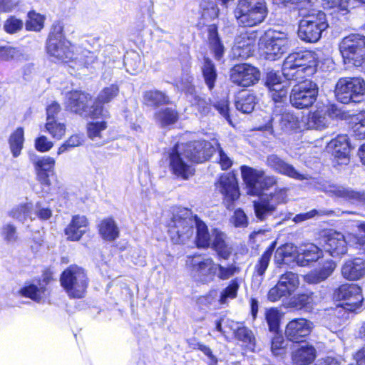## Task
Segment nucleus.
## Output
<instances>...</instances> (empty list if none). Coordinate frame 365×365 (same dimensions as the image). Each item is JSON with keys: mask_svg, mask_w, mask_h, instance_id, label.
Segmentation results:
<instances>
[{"mask_svg": "<svg viewBox=\"0 0 365 365\" xmlns=\"http://www.w3.org/2000/svg\"><path fill=\"white\" fill-rule=\"evenodd\" d=\"M317 67L316 53L309 51L294 52L284 61L282 72L287 81H298L314 74Z\"/></svg>", "mask_w": 365, "mask_h": 365, "instance_id": "1", "label": "nucleus"}, {"mask_svg": "<svg viewBox=\"0 0 365 365\" xmlns=\"http://www.w3.org/2000/svg\"><path fill=\"white\" fill-rule=\"evenodd\" d=\"M299 14L303 19L299 24V38L307 43L317 42L321 38L322 32L329 26L326 14L314 9L307 11L303 7L300 8Z\"/></svg>", "mask_w": 365, "mask_h": 365, "instance_id": "2", "label": "nucleus"}, {"mask_svg": "<svg viewBox=\"0 0 365 365\" xmlns=\"http://www.w3.org/2000/svg\"><path fill=\"white\" fill-rule=\"evenodd\" d=\"M199 218L192 215L190 210L186 208L179 209L173 214L168 224V233L175 244H184L194 235Z\"/></svg>", "mask_w": 365, "mask_h": 365, "instance_id": "3", "label": "nucleus"}, {"mask_svg": "<svg viewBox=\"0 0 365 365\" xmlns=\"http://www.w3.org/2000/svg\"><path fill=\"white\" fill-rule=\"evenodd\" d=\"M268 14L265 0H240L235 10L238 23L252 27L262 23Z\"/></svg>", "mask_w": 365, "mask_h": 365, "instance_id": "4", "label": "nucleus"}, {"mask_svg": "<svg viewBox=\"0 0 365 365\" xmlns=\"http://www.w3.org/2000/svg\"><path fill=\"white\" fill-rule=\"evenodd\" d=\"M47 53L56 60L68 62L74 57L73 46L63 34L61 23L53 24L46 41Z\"/></svg>", "mask_w": 365, "mask_h": 365, "instance_id": "5", "label": "nucleus"}, {"mask_svg": "<svg viewBox=\"0 0 365 365\" xmlns=\"http://www.w3.org/2000/svg\"><path fill=\"white\" fill-rule=\"evenodd\" d=\"M60 282L70 298L81 299L85 296L88 281L81 267L72 265L61 274Z\"/></svg>", "mask_w": 365, "mask_h": 365, "instance_id": "6", "label": "nucleus"}, {"mask_svg": "<svg viewBox=\"0 0 365 365\" xmlns=\"http://www.w3.org/2000/svg\"><path fill=\"white\" fill-rule=\"evenodd\" d=\"M334 93L341 103H359L365 95V81L361 78H341L336 84Z\"/></svg>", "mask_w": 365, "mask_h": 365, "instance_id": "7", "label": "nucleus"}, {"mask_svg": "<svg viewBox=\"0 0 365 365\" xmlns=\"http://www.w3.org/2000/svg\"><path fill=\"white\" fill-rule=\"evenodd\" d=\"M339 50L345 63L362 66L365 63V36L351 34L344 37L339 44Z\"/></svg>", "mask_w": 365, "mask_h": 365, "instance_id": "8", "label": "nucleus"}, {"mask_svg": "<svg viewBox=\"0 0 365 365\" xmlns=\"http://www.w3.org/2000/svg\"><path fill=\"white\" fill-rule=\"evenodd\" d=\"M274 127L289 132L299 128V120L293 113L287 110L286 105L274 106L272 116L267 117V123L257 130L273 133Z\"/></svg>", "mask_w": 365, "mask_h": 365, "instance_id": "9", "label": "nucleus"}, {"mask_svg": "<svg viewBox=\"0 0 365 365\" xmlns=\"http://www.w3.org/2000/svg\"><path fill=\"white\" fill-rule=\"evenodd\" d=\"M241 174L246 185L247 193L250 195H260L276 183L274 176H267L264 170L242 165Z\"/></svg>", "mask_w": 365, "mask_h": 365, "instance_id": "10", "label": "nucleus"}, {"mask_svg": "<svg viewBox=\"0 0 365 365\" xmlns=\"http://www.w3.org/2000/svg\"><path fill=\"white\" fill-rule=\"evenodd\" d=\"M318 92L316 83L305 80L292 88L289 95L290 103L299 109L307 108L316 101Z\"/></svg>", "mask_w": 365, "mask_h": 365, "instance_id": "11", "label": "nucleus"}, {"mask_svg": "<svg viewBox=\"0 0 365 365\" xmlns=\"http://www.w3.org/2000/svg\"><path fill=\"white\" fill-rule=\"evenodd\" d=\"M264 53L266 58L274 61L286 53L291 45V41L286 32L269 30L265 34Z\"/></svg>", "mask_w": 365, "mask_h": 365, "instance_id": "12", "label": "nucleus"}, {"mask_svg": "<svg viewBox=\"0 0 365 365\" xmlns=\"http://www.w3.org/2000/svg\"><path fill=\"white\" fill-rule=\"evenodd\" d=\"M299 286V278L297 273L286 272L279 276L276 285L271 288L267 294V299L272 302L282 297L291 296Z\"/></svg>", "mask_w": 365, "mask_h": 365, "instance_id": "13", "label": "nucleus"}, {"mask_svg": "<svg viewBox=\"0 0 365 365\" xmlns=\"http://www.w3.org/2000/svg\"><path fill=\"white\" fill-rule=\"evenodd\" d=\"M334 299L336 301L344 300V309L356 312L361 307L364 298L360 287L355 284H344L334 290Z\"/></svg>", "mask_w": 365, "mask_h": 365, "instance_id": "14", "label": "nucleus"}, {"mask_svg": "<svg viewBox=\"0 0 365 365\" xmlns=\"http://www.w3.org/2000/svg\"><path fill=\"white\" fill-rule=\"evenodd\" d=\"M190 160L180 153L178 145H175L169 153V168L172 173L178 178L187 180L194 175L195 169Z\"/></svg>", "mask_w": 365, "mask_h": 365, "instance_id": "15", "label": "nucleus"}, {"mask_svg": "<svg viewBox=\"0 0 365 365\" xmlns=\"http://www.w3.org/2000/svg\"><path fill=\"white\" fill-rule=\"evenodd\" d=\"M285 190L261 196L254 202L255 214L258 220L264 221L272 216L278 204L284 200Z\"/></svg>", "mask_w": 365, "mask_h": 365, "instance_id": "16", "label": "nucleus"}, {"mask_svg": "<svg viewBox=\"0 0 365 365\" xmlns=\"http://www.w3.org/2000/svg\"><path fill=\"white\" fill-rule=\"evenodd\" d=\"M217 148V140L210 142L200 140L190 142L186 144L185 148L183 150L185 155L192 162L199 163L209 160L216 152Z\"/></svg>", "mask_w": 365, "mask_h": 365, "instance_id": "17", "label": "nucleus"}, {"mask_svg": "<svg viewBox=\"0 0 365 365\" xmlns=\"http://www.w3.org/2000/svg\"><path fill=\"white\" fill-rule=\"evenodd\" d=\"M230 73L231 82L241 87H249L257 83L260 77L259 71L247 63L234 66Z\"/></svg>", "mask_w": 365, "mask_h": 365, "instance_id": "18", "label": "nucleus"}, {"mask_svg": "<svg viewBox=\"0 0 365 365\" xmlns=\"http://www.w3.org/2000/svg\"><path fill=\"white\" fill-rule=\"evenodd\" d=\"M189 258V264L195 277L202 283L213 280L217 273V265L212 259L201 255H194Z\"/></svg>", "mask_w": 365, "mask_h": 365, "instance_id": "19", "label": "nucleus"}, {"mask_svg": "<svg viewBox=\"0 0 365 365\" xmlns=\"http://www.w3.org/2000/svg\"><path fill=\"white\" fill-rule=\"evenodd\" d=\"M30 161L32 163L38 181L46 187H50V176L53 175L56 161L50 156H38L36 154L29 155Z\"/></svg>", "mask_w": 365, "mask_h": 365, "instance_id": "20", "label": "nucleus"}, {"mask_svg": "<svg viewBox=\"0 0 365 365\" xmlns=\"http://www.w3.org/2000/svg\"><path fill=\"white\" fill-rule=\"evenodd\" d=\"M328 152L337 160L338 164L346 165L349 161L351 144L347 135H338L330 140L327 145Z\"/></svg>", "mask_w": 365, "mask_h": 365, "instance_id": "21", "label": "nucleus"}, {"mask_svg": "<svg viewBox=\"0 0 365 365\" xmlns=\"http://www.w3.org/2000/svg\"><path fill=\"white\" fill-rule=\"evenodd\" d=\"M324 191L331 197L341 198L352 204L365 202V192L355 190L349 187L329 184L325 187Z\"/></svg>", "mask_w": 365, "mask_h": 365, "instance_id": "22", "label": "nucleus"}, {"mask_svg": "<svg viewBox=\"0 0 365 365\" xmlns=\"http://www.w3.org/2000/svg\"><path fill=\"white\" fill-rule=\"evenodd\" d=\"M266 163L267 166L277 173L299 180L307 179V175L298 172L293 165L285 162L276 154L269 155L267 157Z\"/></svg>", "mask_w": 365, "mask_h": 365, "instance_id": "23", "label": "nucleus"}, {"mask_svg": "<svg viewBox=\"0 0 365 365\" xmlns=\"http://www.w3.org/2000/svg\"><path fill=\"white\" fill-rule=\"evenodd\" d=\"M312 330V323L305 319H295L290 321L286 327L287 338L293 342L304 341Z\"/></svg>", "mask_w": 365, "mask_h": 365, "instance_id": "24", "label": "nucleus"}, {"mask_svg": "<svg viewBox=\"0 0 365 365\" xmlns=\"http://www.w3.org/2000/svg\"><path fill=\"white\" fill-rule=\"evenodd\" d=\"M90 96L81 91L74 90L66 94L64 105L66 109L72 113L82 115L88 108Z\"/></svg>", "mask_w": 365, "mask_h": 365, "instance_id": "25", "label": "nucleus"}, {"mask_svg": "<svg viewBox=\"0 0 365 365\" xmlns=\"http://www.w3.org/2000/svg\"><path fill=\"white\" fill-rule=\"evenodd\" d=\"M324 250L333 257H339L346 252V242L341 232L330 231L327 236Z\"/></svg>", "mask_w": 365, "mask_h": 365, "instance_id": "26", "label": "nucleus"}, {"mask_svg": "<svg viewBox=\"0 0 365 365\" xmlns=\"http://www.w3.org/2000/svg\"><path fill=\"white\" fill-rule=\"evenodd\" d=\"M297 257L298 252H297V248L294 247L292 245L286 244L276 250L274 262L278 267L287 265L288 267L293 268L295 265H298Z\"/></svg>", "mask_w": 365, "mask_h": 365, "instance_id": "27", "label": "nucleus"}, {"mask_svg": "<svg viewBox=\"0 0 365 365\" xmlns=\"http://www.w3.org/2000/svg\"><path fill=\"white\" fill-rule=\"evenodd\" d=\"M343 277L349 280H357L365 276V259L356 257L345 262L341 268Z\"/></svg>", "mask_w": 365, "mask_h": 365, "instance_id": "28", "label": "nucleus"}, {"mask_svg": "<svg viewBox=\"0 0 365 365\" xmlns=\"http://www.w3.org/2000/svg\"><path fill=\"white\" fill-rule=\"evenodd\" d=\"M87 226L88 220L84 215H74L65 229V235L68 240L78 241L86 233Z\"/></svg>", "mask_w": 365, "mask_h": 365, "instance_id": "29", "label": "nucleus"}, {"mask_svg": "<svg viewBox=\"0 0 365 365\" xmlns=\"http://www.w3.org/2000/svg\"><path fill=\"white\" fill-rule=\"evenodd\" d=\"M219 190L229 202H233L240 195L236 179L234 175L230 174L222 175L220 178Z\"/></svg>", "mask_w": 365, "mask_h": 365, "instance_id": "30", "label": "nucleus"}, {"mask_svg": "<svg viewBox=\"0 0 365 365\" xmlns=\"http://www.w3.org/2000/svg\"><path fill=\"white\" fill-rule=\"evenodd\" d=\"M46 292V287L40 282H38V284L26 282L18 291L20 296L29 298L37 303H40L45 299Z\"/></svg>", "mask_w": 365, "mask_h": 365, "instance_id": "31", "label": "nucleus"}, {"mask_svg": "<svg viewBox=\"0 0 365 365\" xmlns=\"http://www.w3.org/2000/svg\"><path fill=\"white\" fill-rule=\"evenodd\" d=\"M226 235L217 229L212 230V248L216 252L220 259H227L231 255L230 248L225 242Z\"/></svg>", "mask_w": 365, "mask_h": 365, "instance_id": "32", "label": "nucleus"}, {"mask_svg": "<svg viewBox=\"0 0 365 365\" xmlns=\"http://www.w3.org/2000/svg\"><path fill=\"white\" fill-rule=\"evenodd\" d=\"M322 256V250L314 244H308L299 248L297 258L298 266H307L317 261Z\"/></svg>", "mask_w": 365, "mask_h": 365, "instance_id": "33", "label": "nucleus"}, {"mask_svg": "<svg viewBox=\"0 0 365 365\" xmlns=\"http://www.w3.org/2000/svg\"><path fill=\"white\" fill-rule=\"evenodd\" d=\"M256 103V96L250 91H241L236 94L235 98L236 109L243 113H251L254 110Z\"/></svg>", "mask_w": 365, "mask_h": 365, "instance_id": "34", "label": "nucleus"}, {"mask_svg": "<svg viewBox=\"0 0 365 365\" xmlns=\"http://www.w3.org/2000/svg\"><path fill=\"white\" fill-rule=\"evenodd\" d=\"M275 247L276 242H272L255 264L253 277H259L258 281L259 282L264 279V274L269 267Z\"/></svg>", "mask_w": 365, "mask_h": 365, "instance_id": "35", "label": "nucleus"}, {"mask_svg": "<svg viewBox=\"0 0 365 365\" xmlns=\"http://www.w3.org/2000/svg\"><path fill=\"white\" fill-rule=\"evenodd\" d=\"M207 33L210 49L215 58L220 61L224 56L225 46L219 36L217 26L215 24L210 25L207 28Z\"/></svg>", "mask_w": 365, "mask_h": 365, "instance_id": "36", "label": "nucleus"}, {"mask_svg": "<svg viewBox=\"0 0 365 365\" xmlns=\"http://www.w3.org/2000/svg\"><path fill=\"white\" fill-rule=\"evenodd\" d=\"M316 357V350L313 346L302 345L293 351L292 359L294 365H309Z\"/></svg>", "mask_w": 365, "mask_h": 365, "instance_id": "37", "label": "nucleus"}, {"mask_svg": "<svg viewBox=\"0 0 365 365\" xmlns=\"http://www.w3.org/2000/svg\"><path fill=\"white\" fill-rule=\"evenodd\" d=\"M350 134L359 140L365 139V111L351 117L349 123Z\"/></svg>", "mask_w": 365, "mask_h": 365, "instance_id": "38", "label": "nucleus"}, {"mask_svg": "<svg viewBox=\"0 0 365 365\" xmlns=\"http://www.w3.org/2000/svg\"><path fill=\"white\" fill-rule=\"evenodd\" d=\"M99 233L107 241H113L119 236L118 227L112 218L102 220L99 225Z\"/></svg>", "mask_w": 365, "mask_h": 365, "instance_id": "39", "label": "nucleus"}, {"mask_svg": "<svg viewBox=\"0 0 365 365\" xmlns=\"http://www.w3.org/2000/svg\"><path fill=\"white\" fill-rule=\"evenodd\" d=\"M24 130L22 127L17 128L9 136V145L14 158L21 155L24 143Z\"/></svg>", "mask_w": 365, "mask_h": 365, "instance_id": "40", "label": "nucleus"}, {"mask_svg": "<svg viewBox=\"0 0 365 365\" xmlns=\"http://www.w3.org/2000/svg\"><path fill=\"white\" fill-rule=\"evenodd\" d=\"M202 72L205 84L212 91L215 86L217 74L214 63L209 58H204Z\"/></svg>", "mask_w": 365, "mask_h": 365, "instance_id": "41", "label": "nucleus"}, {"mask_svg": "<svg viewBox=\"0 0 365 365\" xmlns=\"http://www.w3.org/2000/svg\"><path fill=\"white\" fill-rule=\"evenodd\" d=\"M313 302L312 292L302 293L293 296L290 299L289 305L295 309L309 312L312 309Z\"/></svg>", "mask_w": 365, "mask_h": 365, "instance_id": "42", "label": "nucleus"}, {"mask_svg": "<svg viewBox=\"0 0 365 365\" xmlns=\"http://www.w3.org/2000/svg\"><path fill=\"white\" fill-rule=\"evenodd\" d=\"M143 102L145 105L157 107L169 103L168 96L158 90H149L143 93Z\"/></svg>", "mask_w": 365, "mask_h": 365, "instance_id": "43", "label": "nucleus"}, {"mask_svg": "<svg viewBox=\"0 0 365 365\" xmlns=\"http://www.w3.org/2000/svg\"><path fill=\"white\" fill-rule=\"evenodd\" d=\"M335 267L336 264L333 261H327L322 267L309 274L308 279L312 283H319L327 279L332 274Z\"/></svg>", "mask_w": 365, "mask_h": 365, "instance_id": "44", "label": "nucleus"}, {"mask_svg": "<svg viewBox=\"0 0 365 365\" xmlns=\"http://www.w3.org/2000/svg\"><path fill=\"white\" fill-rule=\"evenodd\" d=\"M195 243L197 247L207 248L211 245L212 234L208 231L207 226L200 218L196 226Z\"/></svg>", "mask_w": 365, "mask_h": 365, "instance_id": "45", "label": "nucleus"}, {"mask_svg": "<svg viewBox=\"0 0 365 365\" xmlns=\"http://www.w3.org/2000/svg\"><path fill=\"white\" fill-rule=\"evenodd\" d=\"M268 90L274 106L287 105L288 91L286 86L282 81L268 88Z\"/></svg>", "mask_w": 365, "mask_h": 365, "instance_id": "46", "label": "nucleus"}, {"mask_svg": "<svg viewBox=\"0 0 365 365\" xmlns=\"http://www.w3.org/2000/svg\"><path fill=\"white\" fill-rule=\"evenodd\" d=\"M124 66L131 75L136 74L142 67L140 55L134 51H127L124 55Z\"/></svg>", "mask_w": 365, "mask_h": 365, "instance_id": "47", "label": "nucleus"}, {"mask_svg": "<svg viewBox=\"0 0 365 365\" xmlns=\"http://www.w3.org/2000/svg\"><path fill=\"white\" fill-rule=\"evenodd\" d=\"M31 203H23L14 207L9 212V215L24 223L28 218H31Z\"/></svg>", "mask_w": 365, "mask_h": 365, "instance_id": "48", "label": "nucleus"}, {"mask_svg": "<svg viewBox=\"0 0 365 365\" xmlns=\"http://www.w3.org/2000/svg\"><path fill=\"white\" fill-rule=\"evenodd\" d=\"M0 235L7 245H14L19 241L16 227L11 222L4 223L0 229Z\"/></svg>", "mask_w": 365, "mask_h": 365, "instance_id": "49", "label": "nucleus"}, {"mask_svg": "<svg viewBox=\"0 0 365 365\" xmlns=\"http://www.w3.org/2000/svg\"><path fill=\"white\" fill-rule=\"evenodd\" d=\"M307 124L309 129L322 130L327 127L328 119L324 113L316 111L309 115Z\"/></svg>", "mask_w": 365, "mask_h": 365, "instance_id": "50", "label": "nucleus"}, {"mask_svg": "<svg viewBox=\"0 0 365 365\" xmlns=\"http://www.w3.org/2000/svg\"><path fill=\"white\" fill-rule=\"evenodd\" d=\"M44 24V17L36 13L30 11L28 14V20L26 21V29L28 31H40Z\"/></svg>", "mask_w": 365, "mask_h": 365, "instance_id": "51", "label": "nucleus"}, {"mask_svg": "<svg viewBox=\"0 0 365 365\" xmlns=\"http://www.w3.org/2000/svg\"><path fill=\"white\" fill-rule=\"evenodd\" d=\"M349 0H322V4L324 9H334L341 15L348 13V4Z\"/></svg>", "mask_w": 365, "mask_h": 365, "instance_id": "52", "label": "nucleus"}, {"mask_svg": "<svg viewBox=\"0 0 365 365\" xmlns=\"http://www.w3.org/2000/svg\"><path fill=\"white\" fill-rule=\"evenodd\" d=\"M265 319L269 326V331L277 332L279 328L280 314L277 308H270L266 310Z\"/></svg>", "mask_w": 365, "mask_h": 365, "instance_id": "53", "label": "nucleus"}, {"mask_svg": "<svg viewBox=\"0 0 365 365\" xmlns=\"http://www.w3.org/2000/svg\"><path fill=\"white\" fill-rule=\"evenodd\" d=\"M240 284L237 279L230 281L229 285L222 290L220 294V302L221 304H225L228 299H234L237 297Z\"/></svg>", "mask_w": 365, "mask_h": 365, "instance_id": "54", "label": "nucleus"}, {"mask_svg": "<svg viewBox=\"0 0 365 365\" xmlns=\"http://www.w3.org/2000/svg\"><path fill=\"white\" fill-rule=\"evenodd\" d=\"M158 117L165 126L175 123L178 120V113L175 109L165 108L159 111Z\"/></svg>", "mask_w": 365, "mask_h": 365, "instance_id": "55", "label": "nucleus"}, {"mask_svg": "<svg viewBox=\"0 0 365 365\" xmlns=\"http://www.w3.org/2000/svg\"><path fill=\"white\" fill-rule=\"evenodd\" d=\"M119 93V87L117 84H111L104 88L98 94V101L100 103H107L115 98Z\"/></svg>", "mask_w": 365, "mask_h": 365, "instance_id": "56", "label": "nucleus"}, {"mask_svg": "<svg viewBox=\"0 0 365 365\" xmlns=\"http://www.w3.org/2000/svg\"><path fill=\"white\" fill-rule=\"evenodd\" d=\"M107 127L106 122L96 121L91 122L87 125L88 136L92 140H96L97 138H101V132L106 130Z\"/></svg>", "mask_w": 365, "mask_h": 365, "instance_id": "57", "label": "nucleus"}, {"mask_svg": "<svg viewBox=\"0 0 365 365\" xmlns=\"http://www.w3.org/2000/svg\"><path fill=\"white\" fill-rule=\"evenodd\" d=\"M235 335L239 340L246 343L250 349H254L255 339L251 330L247 327H240Z\"/></svg>", "mask_w": 365, "mask_h": 365, "instance_id": "58", "label": "nucleus"}, {"mask_svg": "<svg viewBox=\"0 0 365 365\" xmlns=\"http://www.w3.org/2000/svg\"><path fill=\"white\" fill-rule=\"evenodd\" d=\"M23 21L17 19L14 16H9L4 24V31L9 34H14L20 31L23 29Z\"/></svg>", "mask_w": 365, "mask_h": 365, "instance_id": "59", "label": "nucleus"}, {"mask_svg": "<svg viewBox=\"0 0 365 365\" xmlns=\"http://www.w3.org/2000/svg\"><path fill=\"white\" fill-rule=\"evenodd\" d=\"M45 126L46 130L54 138L61 139L65 134V125L63 123H57L56 120L46 122Z\"/></svg>", "mask_w": 365, "mask_h": 365, "instance_id": "60", "label": "nucleus"}, {"mask_svg": "<svg viewBox=\"0 0 365 365\" xmlns=\"http://www.w3.org/2000/svg\"><path fill=\"white\" fill-rule=\"evenodd\" d=\"M333 212L331 210L313 209L309 212L296 215L293 218V221L296 223H299L307 220L313 218L317 215H330Z\"/></svg>", "mask_w": 365, "mask_h": 365, "instance_id": "61", "label": "nucleus"}, {"mask_svg": "<svg viewBox=\"0 0 365 365\" xmlns=\"http://www.w3.org/2000/svg\"><path fill=\"white\" fill-rule=\"evenodd\" d=\"M217 277L222 280H225L232 277L237 272L239 271L238 267L234 264H228L227 267L222 266L220 264H216Z\"/></svg>", "mask_w": 365, "mask_h": 365, "instance_id": "62", "label": "nucleus"}, {"mask_svg": "<svg viewBox=\"0 0 365 365\" xmlns=\"http://www.w3.org/2000/svg\"><path fill=\"white\" fill-rule=\"evenodd\" d=\"M192 103L202 115L208 114L211 110L210 99H207L205 96L194 95Z\"/></svg>", "mask_w": 365, "mask_h": 365, "instance_id": "63", "label": "nucleus"}, {"mask_svg": "<svg viewBox=\"0 0 365 365\" xmlns=\"http://www.w3.org/2000/svg\"><path fill=\"white\" fill-rule=\"evenodd\" d=\"M284 336L275 332L271 342V351L274 356H279L284 353Z\"/></svg>", "mask_w": 365, "mask_h": 365, "instance_id": "64", "label": "nucleus"}]
</instances>
